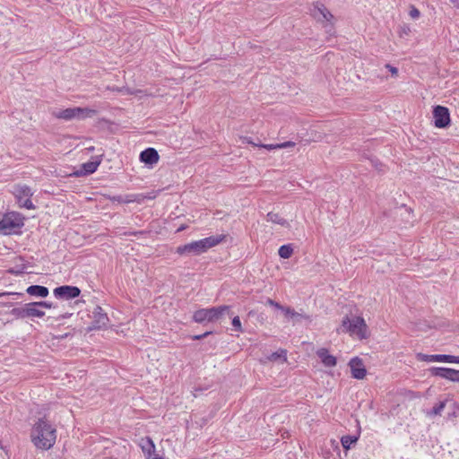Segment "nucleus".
I'll return each mask as SVG.
<instances>
[{
    "instance_id": "obj_1",
    "label": "nucleus",
    "mask_w": 459,
    "mask_h": 459,
    "mask_svg": "<svg viewBox=\"0 0 459 459\" xmlns=\"http://www.w3.org/2000/svg\"><path fill=\"white\" fill-rule=\"evenodd\" d=\"M56 439V429L45 420H39L31 431V440L34 446L38 448L48 450L54 446Z\"/></svg>"
},
{
    "instance_id": "obj_2",
    "label": "nucleus",
    "mask_w": 459,
    "mask_h": 459,
    "mask_svg": "<svg viewBox=\"0 0 459 459\" xmlns=\"http://www.w3.org/2000/svg\"><path fill=\"white\" fill-rule=\"evenodd\" d=\"M224 235L210 236L208 238L178 247L177 253L179 255H200L206 252L209 248L219 245L224 240Z\"/></svg>"
},
{
    "instance_id": "obj_3",
    "label": "nucleus",
    "mask_w": 459,
    "mask_h": 459,
    "mask_svg": "<svg viewBox=\"0 0 459 459\" xmlns=\"http://www.w3.org/2000/svg\"><path fill=\"white\" fill-rule=\"evenodd\" d=\"M367 325L365 320L360 316H355L350 319L345 316L342 321L341 331L349 333L351 335H356L359 339L367 338Z\"/></svg>"
},
{
    "instance_id": "obj_4",
    "label": "nucleus",
    "mask_w": 459,
    "mask_h": 459,
    "mask_svg": "<svg viewBox=\"0 0 459 459\" xmlns=\"http://www.w3.org/2000/svg\"><path fill=\"white\" fill-rule=\"evenodd\" d=\"M97 114V111L89 108H69L63 110H55L52 112V115L59 119H64L66 121L72 119H84L87 117H92Z\"/></svg>"
},
{
    "instance_id": "obj_5",
    "label": "nucleus",
    "mask_w": 459,
    "mask_h": 459,
    "mask_svg": "<svg viewBox=\"0 0 459 459\" xmlns=\"http://www.w3.org/2000/svg\"><path fill=\"white\" fill-rule=\"evenodd\" d=\"M230 309V306H221L211 308H202L196 310L193 316V318L197 323H203L204 321L212 322L221 318L225 313H229Z\"/></svg>"
},
{
    "instance_id": "obj_6",
    "label": "nucleus",
    "mask_w": 459,
    "mask_h": 459,
    "mask_svg": "<svg viewBox=\"0 0 459 459\" xmlns=\"http://www.w3.org/2000/svg\"><path fill=\"white\" fill-rule=\"evenodd\" d=\"M22 226H23V221L18 213H8L0 221V231L4 234H10Z\"/></svg>"
},
{
    "instance_id": "obj_7",
    "label": "nucleus",
    "mask_w": 459,
    "mask_h": 459,
    "mask_svg": "<svg viewBox=\"0 0 459 459\" xmlns=\"http://www.w3.org/2000/svg\"><path fill=\"white\" fill-rule=\"evenodd\" d=\"M91 314L92 322L91 325L88 327L87 332L107 328L109 319L107 314L100 306H96L93 308Z\"/></svg>"
},
{
    "instance_id": "obj_8",
    "label": "nucleus",
    "mask_w": 459,
    "mask_h": 459,
    "mask_svg": "<svg viewBox=\"0 0 459 459\" xmlns=\"http://www.w3.org/2000/svg\"><path fill=\"white\" fill-rule=\"evenodd\" d=\"M14 195L18 199V203L21 207H25L29 210L34 209L35 206L30 200L32 192L27 186H17L14 188Z\"/></svg>"
},
{
    "instance_id": "obj_9",
    "label": "nucleus",
    "mask_w": 459,
    "mask_h": 459,
    "mask_svg": "<svg viewBox=\"0 0 459 459\" xmlns=\"http://www.w3.org/2000/svg\"><path fill=\"white\" fill-rule=\"evenodd\" d=\"M435 126L445 128L450 124V114L447 108L437 106L433 110Z\"/></svg>"
},
{
    "instance_id": "obj_10",
    "label": "nucleus",
    "mask_w": 459,
    "mask_h": 459,
    "mask_svg": "<svg viewBox=\"0 0 459 459\" xmlns=\"http://www.w3.org/2000/svg\"><path fill=\"white\" fill-rule=\"evenodd\" d=\"M417 359L420 361L459 363V356L446 355V354L427 355V354H423V353H418Z\"/></svg>"
},
{
    "instance_id": "obj_11",
    "label": "nucleus",
    "mask_w": 459,
    "mask_h": 459,
    "mask_svg": "<svg viewBox=\"0 0 459 459\" xmlns=\"http://www.w3.org/2000/svg\"><path fill=\"white\" fill-rule=\"evenodd\" d=\"M53 292L57 299H70L77 298L81 290L75 286L64 285L54 289Z\"/></svg>"
},
{
    "instance_id": "obj_12",
    "label": "nucleus",
    "mask_w": 459,
    "mask_h": 459,
    "mask_svg": "<svg viewBox=\"0 0 459 459\" xmlns=\"http://www.w3.org/2000/svg\"><path fill=\"white\" fill-rule=\"evenodd\" d=\"M432 376L440 377L452 382H459V370L447 368H431Z\"/></svg>"
},
{
    "instance_id": "obj_13",
    "label": "nucleus",
    "mask_w": 459,
    "mask_h": 459,
    "mask_svg": "<svg viewBox=\"0 0 459 459\" xmlns=\"http://www.w3.org/2000/svg\"><path fill=\"white\" fill-rule=\"evenodd\" d=\"M352 377L364 379L367 376V369L361 359L355 357L349 362Z\"/></svg>"
},
{
    "instance_id": "obj_14",
    "label": "nucleus",
    "mask_w": 459,
    "mask_h": 459,
    "mask_svg": "<svg viewBox=\"0 0 459 459\" xmlns=\"http://www.w3.org/2000/svg\"><path fill=\"white\" fill-rule=\"evenodd\" d=\"M313 16L319 22H332L333 15L323 4H316L312 11Z\"/></svg>"
},
{
    "instance_id": "obj_15",
    "label": "nucleus",
    "mask_w": 459,
    "mask_h": 459,
    "mask_svg": "<svg viewBox=\"0 0 459 459\" xmlns=\"http://www.w3.org/2000/svg\"><path fill=\"white\" fill-rule=\"evenodd\" d=\"M139 446L145 456V459L152 458L154 455H157L155 451V445L149 437H142L139 440Z\"/></svg>"
},
{
    "instance_id": "obj_16",
    "label": "nucleus",
    "mask_w": 459,
    "mask_h": 459,
    "mask_svg": "<svg viewBox=\"0 0 459 459\" xmlns=\"http://www.w3.org/2000/svg\"><path fill=\"white\" fill-rule=\"evenodd\" d=\"M317 357L321 359V362L325 367L333 368L337 364V359L334 356L329 354L328 350L325 348H320L316 351Z\"/></svg>"
},
{
    "instance_id": "obj_17",
    "label": "nucleus",
    "mask_w": 459,
    "mask_h": 459,
    "mask_svg": "<svg viewBox=\"0 0 459 459\" xmlns=\"http://www.w3.org/2000/svg\"><path fill=\"white\" fill-rule=\"evenodd\" d=\"M159 153L154 148H148L140 154V160L147 165H153L159 161Z\"/></svg>"
},
{
    "instance_id": "obj_18",
    "label": "nucleus",
    "mask_w": 459,
    "mask_h": 459,
    "mask_svg": "<svg viewBox=\"0 0 459 459\" xmlns=\"http://www.w3.org/2000/svg\"><path fill=\"white\" fill-rule=\"evenodd\" d=\"M38 302L26 304V317H43L45 312L39 308Z\"/></svg>"
},
{
    "instance_id": "obj_19",
    "label": "nucleus",
    "mask_w": 459,
    "mask_h": 459,
    "mask_svg": "<svg viewBox=\"0 0 459 459\" xmlns=\"http://www.w3.org/2000/svg\"><path fill=\"white\" fill-rule=\"evenodd\" d=\"M26 292L29 295L39 298H46L49 293L47 287L40 285H31L27 288Z\"/></svg>"
},
{
    "instance_id": "obj_20",
    "label": "nucleus",
    "mask_w": 459,
    "mask_h": 459,
    "mask_svg": "<svg viewBox=\"0 0 459 459\" xmlns=\"http://www.w3.org/2000/svg\"><path fill=\"white\" fill-rule=\"evenodd\" d=\"M267 221H271L273 223L280 224L281 226L289 227V222L283 219L279 213L271 212L266 215Z\"/></svg>"
},
{
    "instance_id": "obj_21",
    "label": "nucleus",
    "mask_w": 459,
    "mask_h": 459,
    "mask_svg": "<svg viewBox=\"0 0 459 459\" xmlns=\"http://www.w3.org/2000/svg\"><path fill=\"white\" fill-rule=\"evenodd\" d=\"M270 361H277L281 359L282 362L287 360V351L281 349L275 352H273L268 358Z\"/></svg>"
},
{
    "instance_id": "obj_22",
    "label": "nucleus",
    "mask_w": 459,
    "mask_h": 459,
    "mask_svg": "<svg viewBox=\"0 0 459 459\" xmlns=\"http://www.w3.org/2000/svg\"><path fill=\"white\" fill-rule=\"evenodd\" d=\"M293 249L290 245H283L279 248L278 254L281 258L287 259L291 256Z\"/></svg>"
},
{
    "instance_id": "obj_23",
    "label": "nucleus",
    "mask_w": 459,
    "mask_h": 459,
    "mask_svg": "<svg viewBox=\"0 0 459 459\" xmlns=\"http://www.w3.org/2000/svg\"><path fill=\"white\" fill-rule=\"evenodd\" d=\"M118 92H122L123 94H132L135 96H139V98H142V95H149L148 93L144 92L143 90H132L130 88L123 87L121 89H117Z\"/></svg>"
},
{
    "instance_id": "obj_24",
    "label": "nucleus",
    "mask_w": 459,
    "mask_h": 459,
    "mask_svg": "<svg viewBox=\"0 0 459 459\" xmlns=\"http://www.w3.org/2000/svg\"><path fill=\"white\" fill-rule=\"evenodd\" d=\"M358 438L356 437H352V436H343L341 439V442H342V445L343 446L344 449L348 450L350 449L351 446L357 442Z\"/></svg>"
},
{
    "instance_id": "obj_25",
    "label": "nucleus",
    "mask_w": 459,
    "mask_h": 459,
    "mask_svg": "<svg viewBox=\"0 0 459 459\" xmlns=\"http://www.w3.org/2000/svg\"><path fill=\"white\" fill-rule=\"evenodd\" d=\"M281 310L285 314L286 316H290L292 318H304L303 315L296 312L295 310L289 307H285L282 306V308Z\"/></svg>"
},
{
    "instance_id": "obj_26",
    "label": "nucleus",
    "mask_w": 459,
    "mask_h": 459,
    "mask_svg": "<svg viewBox=\"0 0 459 459\" xmlns=\"http://www.w3.org/2000/svg\"><path fill=\"white\" fill-rule=\"evenodd\" d=\"M11 314L17 318L26 317V304L21 307H14L12 309Z\"/></svg>"
},
{
    "instance_id": "obj_27",
    "label": "nucleus",
    "mask_w": 459,
    "mask_h": 459,
    "mask_svg": "<svg viewBox=\"0 0 459 459\" xmlns=\"http://www.w3.org/2000/svg\"><path fill=\"white\" fill-rule=\"evenodd\" d=\"M100 165L99 161H91L83 164V169L87 173H93Z\"/></svg>"
},
{
    "instance_id": "obj_28",
    "label": "nucleus",
    "mask_w": 459,
    "mask_h": 459,
    "mask_svg": "<svg viewBox=\"0 0 459 459\" xmlns=\"http://www.w3.org/2000/svg\"><path fill=\"white\" fill-rule=\"evenodd\" d=\"M445 407H446V402L445 401L437 403L433 407L431 414H433V415H440Z\"/></svg>"
},
{
    "instance_id": "obj_29",
    "label": "nucleus",
    "mask_w": 459,
    "mask_h": 459,
    "mask_svg": "<svg viewBox=\"0 0 459 459\" xmlns=\"http://www.w3.org/2000/svg\"><path fill=\"white\" fill-rule=\"evenodd\" d=\"M232 325L237 332H242V325L238 316H234L232 319Z\"/></svg>"
},
{
    "instance_id": "obj_30",
    "label": "nucleus",
    "mask_w": 459,
    "mask_h": 459,
    "mask_svg": "<svg viewBox=\"0 0 459 459\" xmlns=\"http://www.w3.org/2000/svg\"><path fill=\"white\" fill-rule=\"evenodd\" d=\"M258 147L264 148L268 151L280 149L279 143H277V144H260V145H258Z\"/></svg>"
},
{
    "instance_id": "obj_31",
    "label": "nucleus",
    "mask_w": 459,
    "mask_h": 459,
    "mask_svg": "<svg viewBox=\"0 0 459 459\" xmlns=\"http://www.w3.org/2000/svg\"><path fill=\"white\" fill-rule=\"evenodd\" d=\"M266 304H268L277 309H280V310L282 308V306L280 303L273 300L272 299H268L266 301Z\"/></svg>"
},
{
    "instance_id": "obj_32",
    "label": "nucleus",
    "mask_w": 459,
    "mask_h": 459,
    "mask_svg": "<svg viewBox=\"0 0 459 459\" xmlns=\"http://www.w3.org/2000/svg\"><path fill=\"white\" fill-rule=\"evenodd\" d=\"M295 143L294 142H291V141H288V142H284L282 143H279V146H280V149H284V148H290V147H294L295 146Z\"/></svg>"
},
{
    "instance_id": "obj_33",
    "label": "nucleus",
    "mask_w": 459,
    "mask_h": 459,
    "mask_svg": "<svg viewBox=\"0 0 459 459\" xmlns=\"http://www.w3.org/2000/svg\"><path fill=\"white\" fill-rule=\"evenodd\" d=\"M420 11L415 8V7H412L410 11V16L412 18V19H417L420 17Z\"/></svg>"
},
{
    "instance_id": "obj_34",
    "label": "nucleus",
    "mask_w": 459,
    "mask_h": 459,
    "mask_svg": "<svg viewBox=\"0 0 459 459\" xmlns=\"http://www.w3.org/2000/svg\"><path fill=\"white\" fill-rule=\"evenodd\" d=\"M38 304L40 307H45V308L55 307V306L52 303H49L47 301H39V302H38Z\"/></svg>"
},
{
    "instance_id": "obj_35",
    "label": "nucleus",
    "mask_w": 459,
    "mask_h": 459,
    "mask_svg": "<svg viewBox=\"0 0 459 459\" xmlns=\"http://www.w3.org/2000/svg\"><path fill=\"white\" fill-rule=\"evenodd\" d=\"M385 67L391 72L393 76H397L398 69L396 67H394L390 65H386Z\"/></svg>"
},
{
    "instance_id": "obj_36",
    "label": "nucleus",
    "mask_w": 459,
    "mask_h": 459,
    "mask_svg": "<svg viewBox=\"0 0 459 459\" xmlns=\"http://www.w3.org/2000/svg\"><path fill=\"white\" fill-rule=\"evenodd\" d=\"M70 316H71V314H69V313L62 314V315L58 316L57 317H56V320L65 319V318L69 317Z\"/></svg>"
},
{
    "instance_id": "obj_37",
    "label": "nucleus",
    "mask_w": 459,
    "mask_h": 459,
    "mask_svg": "<svg viewBox=\"0 0 459 459\" xmlns=\"http://www.w3.org/2000/svg\"><path fill=\"white\" fill-rule=\"evenodd\" d=\"M244 141H245V142H247V143H249V144H253L254 146H257V147H258V145H259V144H257V143H253V142H252V140H250V139H248V138H247V137H246V138H244Z\"/></svg>"
},
{
    "instance_id": "obj_38",
    "label": "nucleus",
    "mask_w": 459,
    "mask_h": 459,
    "mask_svg": "<svg viewBox=\"0 0 459 459\" xmlns=\"http://www.w3.org/2000/svg\"><path fill=\"white\" fill-rule=\"evenodd\" d=\"M208 334H209V333H204L202 335H196V336L194 337V339L195 340H200V339H202L203 337H204V336H206Z\"/></svg>"
},
{
    "instance_id": "obj_39",
    "label": "nucleus",
    "mask_w": 459,
    "mask_h": 459,
    "mask_svg": "<svg viewBox=\"0 0 459 459\" xmlns=\"http://www.w3.org/2000/svg\"><path fill=\"white\" fill-rule=\"evenodd\" d=\"M146 459H164L162 456H160V455H154V456H152V458H146Z\"/></svg>"
},
{
    "instance_id": "obj_40",
    "label": "nucleus",
    "mask_w": 459,
    "mask_h": 459,
    "mask_svg": "<svg viewBox=\"0 0 459 459\" xmlns=\"http://www.w3.org/2000/svg\"><path fill=\"white\" fill-rule=\"evenodd\" d=\"M455 6L459 8V0H451Z\"/></svg>"
},
{
    "instance_id": "obj_41",
    "label": "nucleus",
    "mask_w": 459,
    "mask_h": 459,
    "mask_svg": "<svg viewBox=\"0 0 459 459\" xmlns=\"http://www.w3.org/2000/svg\"><path fill=\"white\" fill-rule=\"evenodd\" d=\"M117 89H120L119 87H108V90L117 91Z\"/></svg>"
},
{
    "instance_id": "obj_42",
    "label": "nucleus",
    "mask_w": 459,
    "mask_h": 459,
    "mask_svg": "<svg viewBox=\"0 0 459 459\" xmlns=\"http://www.w3.org/2000/svg\"><path fill=\"white\" fill-rule=\"evenodd\" d=\"M8 294H9V293L2 292V293H0V297H3V296H4V295H8Z\"/></svg>"
},
{
    "instance_id": "obj_43",
    "label": "nucleus",
    "mask_w": 459,
    "mask_h": 459,
    "mask_svg": "<svg viewBox=\"0 0 459 459\" xmlns=\"http://www.w3.org/2000/svg\"><path fill=\"white\" fill-rule=\"evenodd\" d=\"M117 201H120L121 199V196H118L117 198H116Z\"/></svg>"
}]
</instances>
